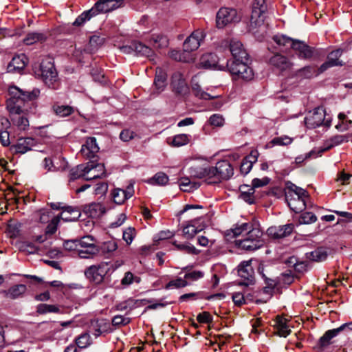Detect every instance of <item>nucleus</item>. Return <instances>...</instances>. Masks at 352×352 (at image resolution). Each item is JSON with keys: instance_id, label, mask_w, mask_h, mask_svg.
<instances>
[{"instance_id": "nucleus-1", "label": "nucleus", "mask_w": 352, "mask_h": 352, "mask_svg": "<svg viewBox=\"0 0 352 352\" xmlns=\"http://www.w3.org/2000/svg\"><path fill=\"white\" fill-rule=\"evenodd\" d=\"M10 98L7 100V109L10 113L19 115L26 102L36 99L40 94L38 89L24 91L16 86H10L8 89Z\"/></svg>"}, {"instance_id": "nucleus-2", "label": "nucleus", "mask_w": 352, "mask_h": 352, "mask_svg": "<svg viewBox=\"0 0 352 352\" xmlns=\"http://www.w3.org/2000/svg\"><path fill=\"white\" fill-rule=\"evenodd\" d=\"M248 58L240 59L239 60H228L227 62L226 67L234 80L250 81L254 78V72L248 65Z\"/></svg>"}, {"instance_id": "nucleus-3", "label": "nucleus", "mask_w": 352, "mask_h": 352, "mask_svg": "<svg viewBox=\"0 0 352 352\" xmlns=\"http://www.w3.org/2000/svg\"><path fill=\"white\" fill-rule=\"evenodd\" d=\"M39 74L44 83L50 88L56 89L58 87V76L54 63L43 60L40 65Z\"/></svg>"}, {"instance_id": "nucleus-4", "label": "nucleus", "mask_w": 352, "mask_h": 352, "mask_svg": "<svg viewBox=\"0 0 352 352\" xmlns=\"http://www.w3.org/2000/svg\"><path fill=\"white\" fill-rule=\"evenodd\" d=\"M241 19V16L236 9L222 7L216 14V26L222 29L229 24L239 23Z\"/></svg>"}, {"instance_id": "nucleus-5", "label": "nucleus", "mask_w": 352, "mask_h": 352, "mask_svg": "<svg viewBox=\"0 0 352 352\" xmlns=\"http://www.w3.org/2000/svg\"><path fill=\"white\" fill-rule=\"evenodd\" d=\"M326 111L322 107L315 108L312 111H309L305 118V123L308 129H316L320 126L324 125L329 127L331 126V119H326Z\"/></svg>"}, {"instance_id": "nucleus-6", "label": "nucleus", "mask_w": 352, "mask_h": 352, "mask_svg": "<svg viewBox=\"0 0 352 352\" xmlns=\"http://www.w3.org/2000/svg\"><path fill=\"white\" fill-rule=\"evenodd\" d=\"M267 6L265 0H254L252 3L250 17V30L261 26L265 19Z\"/></svg>"}, {"instance_id": "nucleus-7", "label": "nucleus", "mask_w": 352, "mask_h": 352, "mask_svg": "<svg viewBox=\"0 0 352 352\" xmlns=\"http://www.w3.org/2000/svg\"><path fill=\"white\" fill-rule=\"evenodd\" d=\"M210 175L214 178L213 182L209 183H217L221 180L229 179L234 174V169L227 160H221L216 164L215 166H210Z\"/></svg>"}, {"instance_id": "nucleus-8", "label": "nucleus", "mask_w": 352, "mask_h": 352, "mask_svg": "<svg viewBox=\"0 0 352 352\" xmlns=\"http://www.w3.org/2000/svg\"><path fill=\"white\" fill-rule=\"evenodd\" d=\"M108 263H101L89 267L85 272L87 278L96 284L101 283L109 271Z\"/></svg>"}, {"instance_id": "nucleus-9", "label": "nucleus", "mask_w": 352, "mask_h": 352, "mask_svg": "<svg viewBox=\"0 0 352 352\" xmlns=\"http://www.w3.org/2000/svg\"><path fill=\"white\" fill-rule=\"evenodd\" d=\"M238 274L242 280L239 283L240 285L249 286L255 282L254 271L251 265V261H245L239 265Z\"/></svg>"}, {"instance_id": "nucleus-10", "label": "nucleus", "mask_w": 352, "mask_h": 352, "mask_svg": "<svg viewBox=\"0 0 352 352\" xmlns=\"http://www.w3.org/2000/svg\"><path fill=\"white\" fill-rule=\"evenodd\" d=\"M124 6V0H100L94 4L91 10L96 16L100 13L111 12Z\"/></svg>"}, {"instance_id": "nucleus-11", "label": "nucleus", "mask_w": 352, "mask_h": 352, "mask_svg": "<svg viewBox=\"0 0 352 352\" xmlns=\"http://www.w3.org/2000/svg\"><path fill=\"white\" fill-rule=\"evenodd\" d=\"M205 37L206 34L204 30L201 29L195 30L184 41L183 44L184 52H190L197 50Z\"/></svg>"}, {"instance_id": "nucleus-12", "label": "nucleus", "mask_w": 352, "mask_h": 352, "mask_svg": "<svg viewBox=\"0 0 352 352\" xmlns=\"http://www.w3.org/2000/svg\"><path fill=\"white\" fill-rule=\"evenodd\" d=\"M292 49L300 59H311L316 54V50L307 45L304 41L296 39L292 43Z\"/></svg>"}, {"instance_id": "nucleus-13", "label": "nucleus", "mask_w": 352, "mask_h": 352, "mask_svg": "<svg viewBox=\"0 0 352 352\" xmlns=\"http://www.w3.org/2000/svg\"><path fill=\"white\" fill-rule=\"evenodd\" d=\"M342 54V50L338 49L330 52L327 56V60L322 63L318 69V73H322L327 69L335 66H342L344 63L339 60Z\"/></svg>"}, {"instance_id": "nucleus-14", "label": "nucleus", "mask_w": 352, "mask_h": 352, "mask_svg": "<svg viewBox=\"0 0 352 352\" xmlns=\"http://www.w3.org/2000/svg\"><path fill=\"white\" fill-rule=\"evenodd\" d=\"M36 144V140L32 138H21L17 140L15 144L11 146L10 149L14 153L24 154Z\"/></svg>"}, {"instance_id": "nucleus-15", "label": "nucleus", "mask_w": 352, "mask_h": 352, "mask_svg": "<svg viewBox=\"0 0 352 352\" xmlns=\"http://www.w3.org/2000/svg\"><path fill=\"white\" fill-rule=\"evenodd\" d=\"M269 63L279 70L280 72H285L292 69L293 63L285 56L279 53L273 55L269 60Z\"/></svg>"}, {"instance_id": "nucleus-16", "label": "nucleus", "mask_w": 352, "mask_h": 352, "mask_svg": "<svg viewBox=\"0 0 352 352\" xmlns=\"http://www.w3.org/2000/svg\"><path fill=\"white\" fill-rule=\"evenodd\" d=\"M294 226L292 223H288L283 226H271L267 230L268 236L273 239H281L286 237L292 234Z\"/></svg>"}, {"instance_id": "nucleus-17", "label": "nucleus", "mask_w": 352, "mask_h": 352, "mask_svg": "<svg viewBox=\"0 0 352 352\" xmlns=\"http://www.w3.org/2000/svg\"><path fill=\"white\" fill-rule=\"evenodd\" d=\"M99 147L96 142V138H88L85 144L82 146L80 149L81 154L87 159H92L98 152Z\"/></svg>"}, {"instance_id": "nucleus-18", "label": "nucleus", "mask_w": 352, "mask_h": 352, "mask_svg": "<svg viewBox=\"0 0 352 352\" xmlns=\"http://www.w3.org/2000/svg\"><path fill=\"white\" fill-rule=\"evenodd\" d=\"M28 58L23 54L12 58L7 67V71L10 73L20 72L26 66Z\"/></svg>"}, {"instance_id": "nucleus-19", "label": "nucleus", "mask_w": 352, "mask_h": 352, "mask_svg": "<svg viewBox=\"0 0 352 352\" xmlns=\"http://www.w3.org/2000/svg\"><path fill=\"white\" fill-rule=\"evenodd\" d=\"M307 197L308 194L307 193V195H297L285 198V199L290 209L296 213H298L306 208L305 199L307 198Z\"/></svg>"}, {"instance_id": "nucleus-20", "label": "nucleus", "mask_w": 352, "mask_h": 352, "mask_svg": "<svg viewBox=\"0 0 352 352\" xmlns=\"http://www.w3.org/2000/svg\"><path fill=\"white\" fill-rule=\"evenodd\" d=\"M230 50L233 57L232 60L248 58V54L240 41L232 40L230 44Z\"/></svg>"}, {"instance_id": "nucleus-21", "label": "nucleus", "mask_w": 352, "mask_h": 352, "mask_svg": "<svg viewBox=\"0 0 352 352\" xmlns=\"http://www.w3.org/2000/svg\"><path fill=\"white\" fill-rule=\"evenodd\" d=\"M263 245L264 241H252L245 238L242 240L236 241V245L239 248L250 252L256 250L263 247Z\"/></svg>"}, {"instance_id": "nucleus-22", "label": "nucleus", "mask_w": 352, "mask_h": 352, "mask_svg": "<svg viewBox=\"0 0 352 352\" xmlns=\"http://www.w3.org/2000/svg\"><path fill=\"white\" fill-rule=\"evenodd\" d=\"M26 289L27 288L25 285L19 284L10 287L7 290H3L1 294L5 298L14 300L21 297Z\"/></svg>"}, {"instance_id": "nucleus-23", "label": "nucleus", "mask_w": 352, "mask_h": 352, "mask_svg": "<svg viewBox=\"0 0 352 352\" xmlns=\"http://www.w3.org/2000/svg\"><path fill=\"white\" fill-rule=\"evenodd\" d=\"M147 302H151L149 300H134L129 298L128 300L122 302L116 305V309L118 311H131L134 308L140 306V305H145Z\"/></svg>"}, {"instance_id": "nucleus-24", "label": "nucleus", "mask_w": 352, "mask_h": 352, "mask_svg": "<svg viewBox=\"0 0 352 352\" xmlns=\"http://www.w3.org/2000/svg\"><path fill=\"white\" fill-rule=\"evenodd\" d=\"M63 208L64 210L61 212L59 217L64 221H76L81 215L80 210L76 207L67 206Z\"/></svg>"}, {"instance_id": "nucleus-25", "label": "nucleus", "mask_w": 352, "mask_h": 352, "mask_svg": "<svg viewBox=\"0 0 352 352\" xmlns=\"http://www.w3.org/2000/svg\"><path fill=\"white\" fill-rule=\"evenodd\" d=\"M197 223L196 219L191 220L183 228V235L186 239H192L198 232L204 229V226H197Z\"/></svg>"}, {"instance_id": "nucleus-26", "label": "nucleus", "mask_w": 352, "mask_h": 352, "mask_svg": "<svg viewBox=\"0 0 352 352\" xmlns=\"http://www.w3.org/2000/svg\"><path fill=\"white\" fill-rule=\"evenodd\" d=\"M288 320L280 316H277L275 320L274 327L277 330V334L279 336L286 338L291 333V330L287 325Z\"/></svg>"}, {"instance_id": "nucleus-27", "label": "nucleus", "mask_w": 352, "mask_h": 352, "mask_svg": "<svg viewBox=\"0 0 352 352\" xmlns=\"http://www.w3.org/2000/svg\"><path fill=\"white\" fill-rule=\"evenodd\" d=\"M172 85L175 91L178 94H185L188 89L186 82L182 74L179 72H176L173 75Z\"/></svg>"}, {"instance_id": "nucleus-28", "label": "nucleus", "mask_w": 352, "mask_h": 352, "mask_svg": "<svg viewBox=\"0 0 352 352\" xmlns=\"http://www.w3.org/2000/svg\"><path fill=\"white\" fill-rule=\"evenodd\" d=\"M92 168L93 166L89 164H79L72 168L69 171V181H74L85 176L86 173L91 172Z\"/></svg>"}, {"instance_id": "nucleus-29", "label": "nucleus", "mask_w": 352, "mask_h": 352, "mask_svg": "<svg viewBox=\"0 0 352 352\" xmlns=\"http://www.w3.org/2000/svg\"><path fill=\"white\" fill-rule=\"evenodd\" d=\"M342 331V327H338L336 329H333L331 330L327 331L324 335L319 339L318 340V346L320 348H325L327 346L330 345L332 342L331 340L337 336Z\"/></svg>"}, {"instance_id": "nucleus-30", "label": "nucleus", "mask_w": 352, "mask_h": 352, "mask_svg": "<svg viewBox=\"0 0 352 352\" xmlns=\"http://www.w3.org/2000/svg\"><path fill=\"white\" fill-rule=\"evenodd\" d=\"M199 65L206 69L217 68L218 66V57L214 53H208L201 56Z\"/></svg>"}, {"instance_id": "nucleus-31", "label": "nucleus", "mask_w": 352, "mask_h": 352, "mask_svg": "<svg viewBox=\"0 0 352 352\" xmlns=\"http://www.w3.org/2000/svg\"><path fill=\"white\" fill-rule=\"evenodd\" d=\"M47 35L43 32H32L26 34L23 43L26 45H31L36 43H43L47 40Z\"/></svg>"}, {"instance_id": "nucleus-32", "label": "nucleus", "mask_w": 352, "mask_h": 352, "mask_svg": "<svg viewBox=\"0 0 352 352\" xmlns=\"http://www.w3.org/2000/svg\"><path fill=\"white\" fill-rule=\"evenodd\" d=\"M307 192L297 186H296L292 182L287 181L285 183V198H289L291 197L294 196H302V195H307Z\"/></svg>"}, {"instance_id": "nucleus-33", "label": "nucleus", "mask_w": 352, "mask_h": 352, "mask_svg": "<svg viewBox=\"0 0 352 352\" xmlns=\"http://www.w3.org/2000/svg\"><path fill=\"white\" fill-rule=\"evenodd\" d=\"M132 47L133 48V52H135L138 56H143L151 58L154 54V52L151 48L139 41H133Z\"/></svg>"}, {"instance_id": "nucleus-34", "label": "nucleus", "mask_w": 352, "mask_h": 352, "mask_svg": "<svg viewBox=\"0 0 352 352\" xmlns=\"http://www.w3.org/2000/svg\"><path fill=\"white\" fill-rule=\"evenodd\" d=\"M344 142H348V140L344 135H336L331 137L325 142L324 146L320 149V155Z\"/></svg>"}, {"instance_id": "nucleus-35", "label": "nucleus", "mask_w": 352, "mask_h": 352, "mask_svg": "<svg viewBox=\"0 0 352 352\" xmlns=\"http://www.w3.org/2000/svg\"><path fill=\"white\" fill-rule=\"evenodd\" d=\"M210 166H193L190 168L189 173L191 177L202 179L204 177L212 178L210 175Z\"/></svg>"}, {"instance_id": "nucleus-36", "label": "nucleus", "mask_w": 352, "mask_h": 352, "mask_svg": "<svg viewBox=\"0 0 352 352\" xmlns=\"http://www.w3.org/2000/svg\"><path fill=\"white\" fill-rule=\"evenodd\" d=\"M150 44L155 48H164L168 46V38L160 34H153L149 38Z\"/></svg>"}, {"instance_id": "nucleus-37", "label": "nucleus", "mask_w": 352, "mask_h": 352, "mask_svg": "<svg viewBox=\"0 0 352 352\" xmlns=\"http://www.w3.org/2000/svg\"><path fill=\"white\" fill-rule=\"evenodd\" d=\"M307 258L312 261L321 262L327 258V252L322 248H319L315 250L306 254Z\"/></svg>"}, {"instance_id": "nucleus-38", "label": "nucleus", "mask_w": 352, "mask_h": 352, "mask_svg": "<svg viewBox=\"0 0 352 352\" xmlns=\"http://www.w3.org/2000/svg\"><path fill=\"white\" fill-rule=\"evenodd\" d=\"M166 74L162 69H158L156 71L155 78L154 80V85L158 92H161L164 90L166 85Z\"/></svg>"}, {"instance_id": "nucleus-39", "label": "nucleus", "mask_w": 352, "mask_h": 352, "mask_svg": "<svg viewBox=\"0 0 352 352\" xmlns=\"http://www.w3.org/2000/svg\"><path fill=\"white\" fill-rule=\"evenodd\" d=\"M36 313L40 315H43L47 313L61 314L62 312L60 307L57 305L41 303L37 305Z\"/></svg>"}, {"instance_id": "nucleus-40", "label": "nucleus", "mask_w": 352, "mask_h": 352, "mask_svg": "<svg viewBox=\"0 0 352 352\" xmlns=\"http://www.w3.org/2000/svg\"><path fill=\"white\" fill-rule=\"evenodd\" d=\"M86 213L91 217H99L105 213V208L101 204L92 203L87 206Z\"/></svg>"}, {"instance_id": "nucleus-41", "label": "nucleus", "mask_w": 352, "mask_h": 352, "mask_svg": "<svg viewBox=\"0 0 352 352\" xmlns=\"http://www.w3.org/2000/svg\"><path fill=\"white\" fill-rule=\"evenodd\" d=\"M239 189L241 191L240 198L248 204H252L254 202V197L253 196L254 193V188L243 185L240 186Z\"/></svg>"}, {"instance_id": "nucleus-42", "label": "nucleus", "mask_w": 352, "mask_h": 352, "mask_svg": "<svg viewBox=\"0 0 352 352\" xmlns=\"http://www.w3.org/2000/svg\"><path fill=\"white\" fill-rule=\"evenodd\" d=\"M191 87L193 94L200 99L210 100L217 98V96H212L208 93L203 91L201 86L198 82H195L194 79L192 80Z\"/></svg>"}, {"instance_id": "nucleus-43", "label": "nucleus", "mask_w": 352, "mask_h": 352, "mask_svg": "<svg viewBox=\"0 0 352 352\" xmlns=\"http://www.w3.org/2000/svg\"><path fill=\"white\" fill-rule=\"evenodd\" d=\"M316 68L314 66H305L296 72L295 76L302 78H311L315 75H317Z\"/></svg>"}, {"instance_id": "nucleus-44", "label": "nucleus", "mask_w": 352, "mask_h": 352, "mask_svg": "<svg viewBox=\"0 0 352 352\" xmlns=\"http://www.w3.org/2000/svg\"><path fill=\"white\" fill-rule=\"evenodd\" d=\"M54 113L60 117H66L70 116L74 112V107L69 105H58L53 106Z\"/></svg>"}, {"instance_id": "nucleus-45", "label": "nucleus", "mask_w": 352, "mask_h": 352, "mask_svg": "<svg viewBox=\"0 0 352 352\" xmlns=\"http://www.w3.org/2000/svg\"><path fill=\"white\" fill-rule=\"evenodd\" d=\"M179 186L182 190L184 192H190L197 189L199 187V184L197 182H192L188 177H184L181 179Z\"/></svg>"}, {"instance_id": "nucleus-46", "label": "nucleus", "mask_w": 352, "mask_h": 352, "mask_svg": "<svg viewBox=\"0 0 352 352\" xmlns=\"http://www.w3.org/2000/svg\"><path fill=\"white\" fill-rule=\"evenodd\" d=\"M76 346L80 349H85L91 344V337L88 333H84L76 338Z\"/></svg>"}, {"instance_id": "nucleus-47", "label": "nucleus", "mask_w": 352, "mask_h": 352, "mask_svg": "<svg viewBox=\"0 0 352 352\" xmlns=\"http://www.w3.org/2000/svg\"><path fill=\"white\" fill-rule=\"evenodd\" d=\"M173 245L178 250H180L186 254L196 255L199 252V250H197L192 245L189 243H177V242H174Z\"/></svg>"}, {"instance_id": "nucleus-48", "label": "nucleus", "mask_w": 352, "mask_h": 352, "mask_svg": "<svg viewBox=\"0 0 352 352\" xmlns=\"http://www.w3.org/2000/svg\"><path fill=\"white\" fill-rule=\"evenodd\" d=\"M148 182L151 184L164 186L168 182V177L164 173L159 172L149 179Z\"/></svg>"}, {"instance_id": "nucleus-49", "label": "nucleus", "mask_w": 352, "mask_h": 352, "mask_svg": "<svg viewBox=\"0 0 352 352\" xmlns=\"http://www.w3.org/2000/svg\"><path fill=\"white\" fill-rule=\"evenodd\" d=\"M273 40L274 42L280 45L283 47H289L292 49V43H294L296 39H293L290 37H288L285 35H276L273 37Z\"/></svg>"}, {"instance_id": "nucleus-50", "label": "nucleus", "mask_w": 352, "mask_h": 352, "mask_svg": "<svg viewBox=\"0 0 352 352\" xmlns=\"http://www.w3.org/2000/svg\"><path fill=\"white\" fill-rule=\"evenodd\" d=\"M262 236L263 232L258 228H254L252 224L251 228L246 231L245 239L248 240L263 241Z\"/></svg>"}, {"instance_id": "nucleus-51", "label": "nucleus", "mask_w": 352, "mask_h": 352, "mask_svg": "<svg viewBox=\"0 0 352 352\" xmlns=\"http://www.w3.org/2000/svg\"><path fill=\"white\" fill-rule=\"evenodd\" d=\"M264 267L263 265H260L258 267V272L261 275L262 278L265 280V286L270 287V288H272L274 289L277 286L278 281L276 278H269L266 276V274L264 273Z\"/></svg>"}, {"instance_id": "nucleus-52", "label": "nucleus", "mask_w": 352, "mask_h": 352, "mask_svg": "<svg viewBox=\"0 0 352 352\" xmlns=\"http://www.w3.org/2000/svg\"><path fill=\"white\" fill-rule=\"evenodd\" d=\"M99 250L97 246H89L86 248H79L78 255L82 258H91L93 255L98 254Z\"/></svg>"}, {"instance_id": "nucleus-53", "label": "nucleus", "mask_w": 352, "mask_h": 352, "mask_svg": "<svg viewBox=\"0 0 352 352\" xmlns=\"http://www.w3.org/2000/svg\"><path fill=\"white\" fill-rule=\"evenodd\" d=\"M94 16L95 14H93V10L91 8L87 11L83 12L80 16H78L73 23V25L75 26H80L86 21L89 20L92 16Z\"/></svg>"}, {"instance_id": "nucleus-54", "label": "nucleus", "mask_w": 352, "mask_h": 352, "mask_svg": "<svg viewBox=\"0 0 352 352\" xmlns=\"http://www.w3.org/2000/svg\"><path fill=\"white\" fill-rule=\"evenodd\" d=\"M111 195L113 202L116 204H122L126 200L123 189L115 188Z\"/></svg>"}, {"instance_id": "nucleus-55", "label": "nucleus", "mask_w": 352, "mask_h": 352, "mask_svg": "<svg viewBox=\"0 0 352 352\" xmlns=\"http://www.w3.org/2000/svg\"><path fill=\"white\" fill-rule=\"evenodd\" d=\"M190 135L187 134H178L173 137L172 144L174 146H182L189 142Z\"/></svg>"}, {"instance_id": "nucleus-56", "label": "nucleus", "mask_w": 352, "mask_h": 352, "mask_svg": "<svg viewBox=\"0 0 352 352\" xmlns=\"http://www.w3.org/2000/svg\"><path fill=\"white\" fill-rule=\"evenodd\" d=\"M141 278L139 276H135L131 272H127L124 274V276L121 280V283L124 286H129L133 282L137 283H140Z\"/></svg>"}, {"instance_id": "nucleus-57", "label": "nucleus", "mask_w": 352, "mask_h": 352, "mask_svg": "<svg viewBox=\"0 0 352 352\" xmlns=\"http://www.w3.org/2000/svg\"><path fill=\"white\" fill-rule=\"evenodd\" d=\"M19 248L21 252L27 254H34L38 252V248L32 243L24 241L19 245Z\"/></svg>"}, {"instance_id": "nucleus-58", "label": "nucleus", "mask_w": 352, "mask_h": 352, "mask_svg": "<svg viewBox=\"0 0 352 352\" xmlns=\"http://www.w3.org/2000/svg\"><path fill=\"white\" fill-rule=\"evenodd\" d=\"M316 220L317 217L314 213L306 212L300 216L299 223L300 224H309L316 222Z\"/></svg>"}, {"instance_id": "nucleus-59", "label": "nucleus", "mask_w": 352, "mask_h": 352, "mask_svg": "<svg viewBox=\"0 0 352 352\" xmlns=\"http://www.w3.org/2000/svg\"><path fill=\"white\" fill-rule=\"evenodd\" d=\"M131 322V318L124 317L122 315H116L112 318V324L116 327H120L128 324Z\"/></svg>"}, {"instance_id": "nucleus-60", "label": "nucleus", "mask_w": 352, "mask_h": 352, "mask_svg": "<svg viewBox=\"0 0 352 352\" xmlns=\"http://www.w3.org/2000/svg\"><path fill=\"white\" fill-rule=\"evenodd\" d=\"M252 227V223H243L241 225H236L234 228L231 229V232L234 236H238L244 232H246Z\"/></svg>"}, {"instance_id": "nucleus-61", "label": "nucleus", "mask_w": 352, "mask_h": 352, "mask_svg": "<svg viewBox=\"0 0 352 352\" xmlns=\"http://www.w3.org/2000/svg\"><path fill=\"white\" fill-rule=\"evenodd\" d=\"M135 229L132 227H129L124 230L122 239L126 243V244L130 245L132 243L134 237L135 236Z\"/></svg>"}, {"instance_id": "nucleus-62", "label": "nucleus", "mask_w": 352, "mask_h": 352, "mask_svg": "<svg viewBox=\"0 0 352 352\" xmlns=\"http://www.w3.org/2000/svg\"><path fill=\"white\" fill-rule=\"evenodd\" d=\"M188 282L185 279H182V278H177L175 280H172L169 281L165 288L166 289H170L171 287L175 288H182L188 285Z\"/></svg>"}, {"instance_id": "nucleus-63", "label": "nucleus", "mask_w": 352, "mask_h": 352, "mask_svg": "<svg viewBox=\"0 0 352 352\" xmlns=\"http://www.w3.org/2000/svg\"><path fill=\"white\" fill-rule=\"evenodd\" d=\"M104 322L103 320H94L91 322V329L92 333L95 336V337L100 336L102 331H104L102 328V325L104 324Z\"/></svg>"}, {"instance_id": "nucleus-64", "label": "nucleus", "mask_w": 352, "mask_h": 352, "mask_svg": "<svg viewBox=\"0 0 352 352\" xmlns=\"http://www.w3.org/2000/svg\"><path fill=\"white\" fill-rule=\"evenodd\" d=\"M36 215L38 217L39 222L46 223L49 222L52 217V212L47 209H41L36 212Z\"/></svg>"}]
</instances>
